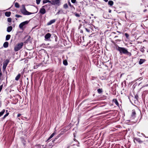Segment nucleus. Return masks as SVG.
I'll return each mask as SVG.
<instances>
[{
  "mask_svg": "<svg viewBox=\"0 0 148 148\" xmlns=\"http://www.w3.org/2000/svg\"><path fill=\"white\" fill-rule=\"evenodd\" d=\"M21 115V114H18L17 115V117H19Z\"/></svg>",
  "mask_w": 148,
  "mask_h": 148,
  "instance_id": "e433bc0d",
  "label": "nucleus"
},
{
  "mask_svg": "<svg viewBox=\"0 0 148 148\" xmlns=\"http://www.w3.org/2000/svg\"><path fill=\"white\" fill-rule=\"evenodd\" d=\"M63 64L65 65H67V64H68V62H67V61H66V60H64L63 61Z\"/></svg>",
  "mask_w": 148,
  "mask_h": 148,
  "instance_id": "412c9836",
  "label": "nucleus"
},
{
  "mask_svg": "<svg viewBox=\"0 0 148 148\" xmlns=\"http://www.w3.org/2000/svg\"><path fill=\"white\" fill-rule=\"evenodd\" d=\"M125 36L127 38H128L129 36V35L127 33H125Z\"/></svg>",
  "mask_w": 148,
  "mask_h": 148,
  "instance_id": "2f4dec72",
  "label": "nucleus"
},
{
  "mask_svg": "<svg viewBox=\"0 0 148 148\" xmlns=\"http://www.w3.org/2000/svg\"><path fill=\"white\" fill-rule=\"evenodd\" d=\"M63 7L65 9L67 8H68V5L66 3L64 4L63 5Z\"/></svg>",
  "mask_w": 148,
  "mask_h": 148,
  "instance_id": "393cba45",
  "label": "nucleus"
},
{
  "mask_svg": "<svg viewBox=\"0 0 148 148\" xmlns=\"http://www.w3.org/2000/svg\"><path fill=\"white\" fill-rule=\"evenodd\" d=\"M71 1L72 3H75L76 2V0H71Z\"/></svg>",
  "mask_w": 148,
  "mask_h": 148,
  "instance_id": "72a5a7b5",
  "label": "nucleus"
},
{
  "mask_svg": "<svg viewBox=\"0 0 148 148\" xmlns=\"http://www.w3.org/2000/svg\"><path fill=\"white\" fill-rule=\"evenodd\" d=\"M104 1L106 2H107L108 1V0H104Z\"/></svg>",
  "mask_w": 148,
  "mask_h": 148,
  "instance_id": "58836bf2",
  "label": "nucleus"
},
{
  "mask_svg": "<svg viewBox=\"0 0 148 148\" xmlns=\"http://www.w3.org/2000/svg\"><path fill=\"white\" fill-rule=\"evenodd\" d=\"M136 114V113L135 110H133L132 111V116L133 118H134L135 117Z\"/></svg>",
  "mask_w": 148,
  "mask_h": 148,
  "instance_id": "9b49d317",
  "label": "nucleus"
},
{
  "mask_svg": "<svg viewBox=\"0 0 148 148\" xmlns=\"http://www.w3.org/2000/svg\"><path fill=\"white\" fill-rule=\"evenodd\" d=\"M67 148H69V147H67Z\"/></svg>",
  "mask_w": 148,
  "mask_h": 148,
  "instance_id": "37998d69",
  "label": "nucleus"
},
{
  "mask_svg": "<svg viewBox=\"0 0 148 148\" xmlns=\"http://www.w3.org/2000/svg\"><path fill=\"white\" fill-rule=\"evenodd\" d=\"M134 141L135 143H136V142H138L140 143H141L143 142V141L141 140L140 139L137 138H135L134 140Z\"/></svg>",
  "mask_w": 148,
  "mask_h": 148,
  "instance_id": "0eeeda50",
  "label": "nucleus"
},
{
  "mask_svg": "<svg viewBox=\"0 0 148 148\" xmlns=\"http://www.w3.org/2000/svg\"><path fill=\"white\" fill-rule=\"evenodd\" d=\"M114 102L115 103L117 106L119 105V104L118 103V101L116 99H115L114 101Z\"/></svg>",
  "mask_w": 148,
  "mask_h": 148,
  "instance_id": "bb28decb",
  "label": "nucleus"
},
{
  "mask_svg": "<svg viewBox=\"0 0 148 148\" xmlns=\"http://www.w3.org/2000/svg\"><path fill=\"white\" fill-rule=\"evenodd\" d=\"M9 113L8 112L7 113L3 116V119H5L6 116H7L9 115Z\"/></svg>",
  "mask_w": 148,
  "mask_h": 148,
  "instance_id": "a878e982",
  "label": "nucleus"
},
{
  "mask_svg": "<svg viewBox=\"0 0 148 148\" xmlns=\"http://www.w3.org/2000/svg\"><path fill=\"white\" fill-rule=\"evenodd\" d=\"M56 21L55 19H53L51 20L49 22H48L47 23V25H50L52 23H54Z\"/></svg>",
  "mask_w": 148,
  "mask_h": 148,
  "instance_id": "1a4fd4ad",
  "label": "nucleus"
},
{
  "mask_svg": "<svg viewBox=\"0 0 148 148\" xmlns=\"http://www.w3.org/2000/svg\"><path fill=\"white\" fill-rule=\"evenodd\" d=\"M10 35H7L6 37V40H8L10 38Z\"/></svg>",
  "mask_w": 148,
  "mask_h": 148,
  "instance_id": "a211bd4d",
  "label": "nucleus"
},
{
  "mask_svg": "<svg viewBox=\"0 0 148 148\" xmlns=\"http://www.w3.org/2000/svg\"><path fill=\"white\" fill-rule=\"evenodd\" d=\"M97 91L98 93H101L102 92V89H98L97 90Z\"/></svg>",
  "mask_w": 148,
  "mask_h": 148,
  "instance_id": "b1692460",
  "label": "nucleus"
},
{
  "mask_svg": "<svg viewBox=\"0 0 148 148\" xmlns=\"http://www.w3.org/2000/svg\"><path fill=\"white\" fill-rule=\"evenodd\" d=\"M45 7V5L43 6L42 8H41L40 10V12L42 14H44L46 13V10L44 8Z\"/></svg>",
  "mask_w": 148,
  "mask_h": 148,
  "instance_id": "423d86ee",
  "label": "nucleus"
},
{
  "mask_svg": "<svg viewBox=\"0 0 148 148\" xmlns=\"http://www.w3.org/2000/svg\"><path fill=\"white\" fill-rule=\"evenodd\" d=\"M60 1L59 0H52L51 1V3L53 5H60Z\"/></svg>",
  "mask_w": 148,
  "mask_h": 148,
  "instance_id": "20e7f679",
  "label": "nucleus"
},
{
  "mask_svg": "<svg viewBox=\"0 0 148 148\" xmlns=\"http://www.w3.org/2000/svg\"><path fill=\"white\" fill-rule=\"evenodd\" d=\"M91 15H92V16H93V14H91Z\"/></svg>",
  "mask_w": 148,
  "mask_h": 148,
  "instance_id": "a19ab883",
  "label": "nucleus"
},
{
  "mask_svg": "<svg viewBox=\"0 0 148 148\" xmlns=\"http://www.w3.org/2000/svg\"><path fill=\"white\" fill-rule=\"evenodd\" d=\"M111 10H109V13H111Z\"/></svg>",
  "mask_w": 148,
  "mask_h": 148,
  "instance_id": "4c0bfd02",
  "label": "nucleus"
},
{
  "mask_svg": "<svg viewBox=\"0 0 148 148\" xmlns=\"http://www.w3.org/2000/svg\"><path fill=\"white\" fill-rule=\"evenodd\" d=\"M69 5L70 6H71V3L69 2Z\"/></svg>",
  "mask_w": 148,
  "mask_h": 148,
  "instance_id": "c9c22d12",
  "label": "nucleus"
},
{
  "mask_svg": "<svg viewBox=\"0 0 148 148\" xmlns=\"http://www.w3.org/2000/svg\"><path fill=\"white\" fill-rule=\"evenodd\" d=\"M12 26L8 27L7 29V31L8 32H10L12 31Z\"/></svg>",
  "mask_w": 148,
  "mask_h": 148,
  "instance_id": "4468645a",
  "label": "nucleus"
},
{
  "mask_svg": "<svg viewBox=\"0 0 148 148\" xmlns=\"http://www.w3.org/2000/svg\"><path fill=\"white\" fill-rule=\"evenodd\" d=\"M75 15L77 17H79L80 16L77 13L75 14Z\"/></svg>",
  "mask_w": 148,
  "mask_h": 148,
  "instance_id": "473e14b6",
  "label": "nucleus"
},
{
  "mask_svg": "<svg viewBox=\"0 0 148 148\" xmlns=\"http://www.w3.org/2000/svg\"><path fill=\"white\" fill-rule=\"evenodd\" d=\"M8 43L7 42H5L3 45V46L5 48H7L8 47Z\"/></svg>",
  "mask_w": 148,
  "mask_h": 148,
  "instance_id": "ddd939ff",
  "label": "nucleus"
},
{
  "mask_svg": "<svg viewBox=\"0 0 148 148\" xmlns=\"http://www.w3.org/2000/svg\"><path fill=\"white\" fill-rule=\"evenodd\" d=\"M22 7V8L21 10V11L23 14L24 15H29L34 13H31L27 11L26 10L25 6L24 5H23Z\"/></svg>",
  "mask_w": 148,
  "mask_h": 148,
  "instance_id": "f03ea898",
  "label": "nucleus"
},
{
  "mask_svg": "<svg viewBox=\"0 0 148 148\" xmlns=\"http://www.w3.org/2000/svg\"><path fill=\"white\" fill-rule=\"evenodd\" d=\"M145 61V60L143 59H140L139 62V64H142Z\"/></svg>",
  "mask_w": 148,
  "mask_h": 148,
  "instance_id": "2eb2a0df",
  "label": "nucleus"
},
{
  "mask_svg": "<svg viewBox=\"0 0 148 148\" xmlns=\"http://www.w3.org/2000/svg\"><path fill=\"white\" fill-rule=\"evenodd\" d=\"M15 6L17 8H19V4L17 3H15Z\"/></svg>",
  "mask_w": 148,
  "mask_h": 148,
  "instance_id": "5701e85b",
  "label": "nucleus"
},
{
  "mask_svg": "<svg viewBox=\"0 0 148 148\" xmlns=\"http://www.w3.org/2000/svg\"><path fill=\"white\" fill-rule=\"evenodd\" d=\"M11 14V12H6L5 13V15L7 17L10 16Z\"/></svg>",
  "mask_w": 148,
  "mask_h": 148,
  "instance_id": "f8f14e48",
  "label": "nucleus"
},
{
  "mask_svg": "<svg viewBox=\"0 0 148 148\" xmlns=\"http://www.w3.org/2000/svg\"><path fill=\"white\" fill-rule=\"evenodd\" d=\"M113 2L112 1H110L108 2V4L110 6H112L113 4Z\"/></svg>",
  "mask_w": 148,
  "mask_h": 148,
  "instance_id": "dca6fc26",
  "label": "nucleus"
},
{
  "mask_svg": "<svg viewBox=\"0 0 148 148\" xmlns=\"http://www.w3.org/2000/svg\"><path fill=\"white\" fill-rule=\"evenodd\" d=\"M47 2L51 3V1H49V0H43V3H45Z\"/></svg>",
  "mask_w": 148,
  "mask_h": 148,
  "instance_id": "6ab92c4d",
  "label": "nucleus"
},
{
  "mask_svg": "<svg viewBox=\"0 0 148 148\" xmlns=\"http://www.w3.org/2000/svg\"><path fill=\"white\" fill-rule=\"evenodd\" d=\"M8 62L9 61L7 60L4 62L3 66V69H5Z\"/></svg>",
  "mask_w": 148,
  "mask_h": 148,
  "instance_id": "6e6552de",
  "label": "nucleus"
},
{
  "mask_svg": "<svg viewBox=\"0 0 148 148\" xmlns=\"http://www.w3.org/2000/svg\"><path fill=\"white\" fill-rule=\"evenodd\" d=\"M23 42H21L18 43L16 45L14 48V50L15 51H17L21 49L23 45Z\"/></svg>",
  "mask_w": 148,
  "mask_h": 148,
  "instance_id": "7ed1b4c3",
  "label": "nucleus"
},
{
  "mask_svg": "<svg viewBox=\"0 0 148 148\" xmlns=\"http://www.w3.org/2000/svg\"><path fill=\"white\" fill-rule=\"evenodd\" d=\"M86 31L88 32H90V30H89L88 29L86 28H85Z\"/></svg>",
  "mask_w": 148,
  "mask_h": 148,
  "instance_id": "f704fd0d",
  "label": "nucleus"
},
{
  "mask_svg": "<svg viewBox=\"0 0 148 148\" xmlns=\"http://www.w3.org/2000/svg\"><path fill=\"white\" fill-rule=\"evenodd\" d=\"M51 34L49 33L47 34L45 36V38L47 39L49 38L51 36Z\"/></svg>",
  "mask_w": 148,
  "mask_h": 148,
  "instance_id": "9d476101",
  "label": "nucleus"
},
{
  "mask_svg": "<svg viewBox=\"0 0 148 148\" xmlns=\"http://www.w3.org/2000/svg\"><path fill=\"white\" fill-rule=\"evenodd\" d=\"M36 3L37 4H39L40 1L41 0H36Z\"/></svg>",
  "mask_w": 148,
  "mask_h": 148,
  "instance_id": "c85d7f7f",
  "label": "nucleus"
},
{
  "mask_svg": "<svg viewBox=\"0 0 148 148\" xmlns=\"http://www.w3.org/2000/svg\"><path fill=\"white\" fill-rule=\"evenodd\" d=\"M20 74H18V75L16 77L15 79V80L16 81H18L20 77Z\"/></svg>",
  "mask_w": 148,
  "mask_h": 148,
  "instance_id": "f3484780",
  "label": "nucleus"
},
{
  "mask_svg": "<svg viewBox=\"0 0 148 148\" xmlns=\"http://www.w3.org/2000/svg\"><path fill=\"white\" fill-rule=\"evenodd\" d=\"M5 112V110H3L2 111L0 112V117L2 116L4 113Z\"/></svg>",
  "mask_w": 148,
  "mask_h": 148,
  "instance_id": "aec40b11",
  "label": "nucleus"
},
{
  "mask_svg": "<svg viewBox=\"0 0 148 148\" xmlns=\"http://www.w3.org/2000/svg\"><path fill=\"white\" fill-rule=\"evenodd\" d=\"M15 17H17V18H19V17H21L22 16H21V15H18V14H16L15 15Z\"/></svg>",
  "mask_w": 148,
  "mask_h": 148,
  "instance_id": "c756f323",
  "label": "nucleus"
},
{
  "mask_svg": "<svg viewBox=\"0 0 148 148\" xmlns=\"http://www.w3.org/2000/svg\"><path fill=\"white\" fill-rule=\"evenodd\" d=\"M140 51L143 53L145 51L144 50L143 48H141Z\"/></svg>",
  "mask_w": 148,
  "mask_h": 148,
  "instance_id": "7c9ffc66",
  "label": "nucleus"
},
{
  "mask_svg": "<svg viewBox=\"0 0 148 148\" xmlns=\"http://www.w3.org/2000/svg\"><path fill=\"white\" fill-rule=\"evenodd\" d=\"M146 11H147V10L145 9L144 10V12H145Z\"/></svg>",
  "mask_w": 148,
  "mask_h": 148,
  "instance_id": "ea45409f",
  "label": "nucleus"
},
{
  "mask_svg": "<svg viewBox=\"0 0 148 148\" xmlns=\"http://www.w3.org/2000/svg\"><path fill=\"white\" fill-rule=\"evenodd\" d=\"M8 21L9 22H11L12 21V19L10 18H8Z\"/></svg>",
  "mask_w": 148,
  "mask_h": 148,
  "instance_id": "cd10ccee",
  "label": "nucleus"
},
{
  "mask_svg": "<svg viewBox=\"0 0 148 148\" xmlns=\"http://www.w3.org/2000/svg\"><path fill=\"white\" fill-rule=\"evenodd\" d=\"M116 49L119 51L120 53H123L124 54L128 55L130 56L131 55V53L129 52L125 48L118 47L116 48Z\"/></svg>",
  "mask_w": 148,
  "mask_h": 148,
  "instance_id": "f257e3e1",
  "label": "nucleus"
},
{
  "mask_svg": "<svg viewBox=\"0 0 148 148\" xmlns=\"http://www.w3.org/2000/svg\"><path fill=\"white\" fill-rule=\"evenodd\" d=\"M55 134L54 133H52L51 135L49 137V138H48V140H49L52 138L54 135Z\"/></svg>",
  "mask_w": 148,
  "mask_h": 148,
  "instance_id": "4be33fe9",
  "label": "nucleus"
},
{
  "mask_svg": "<svg viewBox=\"0 0 148 148\" xmlns=\"http://www.w3.org/2000/svg\"><path fill=\"white\" fill-rule=\"evenodd\" d=\"M1 75V74L0 73V76Z\"/></svg>",
  "mask_w": 148,
  "mask_h": 148,
  "instance_id": "79ce46f5",
  "label": "nucleus"
},
{
  "mask_svg": "<svg viewBox=\"0 0 148 148\" xmlns=\"http://www.w3.org/2000/svg\"><path fill=\"white\" fill-rule=\"evenodd\" d=\"M29 23V21H26L20 23L19 25V27L20 29H22L23 26Z\"/></svg>",
  "mask_w": 148,
  "mask_h": 148,
  "instance_id": "39448f33",
  "label": "nucleus"
}]
</instances>
